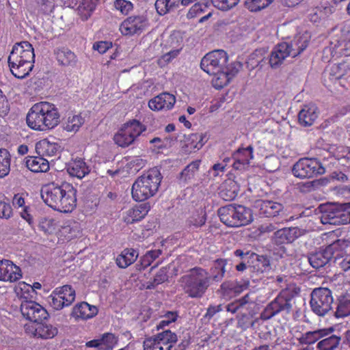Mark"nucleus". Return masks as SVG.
<instances>
[{
    "instance_id": "obj_1",
    "label": "nucleus",
    "mask_w": 350,
    "mask_h": 350,
    "mask_svg": "<svg viewBox=\"0 0 350 350\" xmlns=\"http://www.w3.org/2000/svg\"><path fill=\"white\" fill-rule=\"evenodd\" d=\"M43 201L53 209L70 213L77 205V190L70 183H49L41 189Z\"/></svg>"
},
{
    "instance_id": "obj_2",
    "label": "nucleus",
    "mask_w": 350,
    "mask_h": 350,
    "mask_svg": "<svg viewBox=\"0 0 350 350\" xmlns=\"http://www.w3.org/2000/svg\"><path fill=\"white\" fill-rule=\"evenodd\" d=\"M34 50L27 41L16 42L8 57V64L12 75L18 79H24L33 68Z\"/></svg>"
},
{
    "instance_id": "obj_3",
    "label": "nucleus",
    "mask_w": 350,
    "mask_h": 350,
    "mask_svg": "<svg viewBox=\"0 0 350 350\" xmlns=\"http://www.w3.org/2000/svg\"><path fill=\"white\" fill-rule=\"evenodd\" d=\"M26 122L34 130L52 129L59 122V113L55 105L48 102H40L34 104L29 109Z\"/></svg>"
},
{
    "instance_id": "obj_4",
    "label": "nucleus",
    "mask_w": 350,
    "mask_h": 350,
    "mask_svg": "<svg viewBox=\"0 0 350 350\" xmlns=\"http://www.w3.org/2000/svg\"><path fill=\"white\" fill-rule=\"evenodd\" d=\"M180 286L185 294L191 298L200 299L211 285L208 271L202 267H194L180 277Z\"/></svg>"
},
{
    "instance_id": "obj_5",
    "label": "nucleus",
    "mask_w": 350,
    "mask_h": 350,
    "mask_svg": "<svg viewBox=\"0 0 350 350\" xmlns=\"http://www.w3.org/2000/svg\"><path fill=\"white\" fill-rule=\"evenodd\" d=\"M162 179L159 170L157 167L149 170L138 177L131 189L134 200L142 202L152 197L157 192Z\"/></svg>"
},
{
    "instance_id": "obj_6",
    "label": "nucleus",
    "mask_w": 350,
    "mask_h": 350,
    "mask_svg": "<svg viewBox=\"0 0 350 350\" xmlns=\"http://www.w3.org/2000/svg\"><path fill=\"white\" fill-rule=\"evenodd\" d=\"M347 247L348 241L337 239L324 249L321 248L319 251L309 253L307 258L312 268L319 269L327 265L333 259L336 260L342 256Z\"/></svg>"
},
{
    "instance_id": "obj_7",
    "label": "nucleus",
    "mask_w": 350,
    "mask_h": 350,
    "mask_svg": "<svg viewBox=\"0 0 350 350\" xmlns=\"http://www.w3.org/2000/svg\"><path fill=\"white\" fill-rule=\"evenodd\" d=\"M218 215L221 221L229 227L245 226L253 220L251 210L241 205L222 206L219 208Z\"/></svg>"
},
{
    "instance_id": "obj_8",
    "label": "nucleus",
    "mask_w": 350,
    "mask_h": 350,
    "mask_svg": "<svg viewBox=\"0 0 350 350\" xmlns=\"http://www.w3.org/2000/svg\"><path fill=\"white\" fill-rule=\"evenodd\" d=\"M299 290L294 284H288L282 289L278 296L265 308V312L269 319L280 312L289 314L293 309V299L298 294Z\"/></svg>"
},
{
    "instance_id": "obj_9",
    "label": "nucleus",
    "mask_w": 350,
    "mask_h": 350,
    "mask_svg": "<svg viewBox=\"0 0 350 350\" xmlns=\"http://www.w3.org/2000/svg\"><path fill=\"white\" fill-rule=\"evenodd\" d=\"M146 130V126L137 120L124 123L114 135L115 143L122 148L134 144L140 135Z\"/></svg>"
},
{
    "instance_id": "obj_10",
    "label": "nucleus",
    "mask_w": 350,
    "mask_h": 350,
    "mask_svg": "<svg viewBox=\"0 0 350 350\" xmlns=\"http://www.w3.org/2000/svg\"><path fill=\"white\" fill-rule=\"evenodd\" d=\"M350 203L330 204L321 206V221L323 224L343 225L348 224L347 206Z\"/></svg>"
},
{
    "instance_id": "obj_11",
    "label": "nucleus",
    "mask_w": 350,
    "mask_h": 350,
    "mask_svg": "<svg viewBox=\"0 0 350 350\" xmlns=\"http://www.w3.org/2000/svg\"><path fill=\"white\" fill-rule=\"evenodd\" d=\"M334 299L332 291L327 288H314L311 293L310 307L313 312L324 316L332 308Z\"/></svg>"
},
{
    "instance_id": "obj_12",
    "label": "nucleus",
    "mask_w": 350,
    "mask_h": 350,
    "mask_svg": "<svg viewBox=\"0 0 350 350\" xmlns=\"http://www.w3.org/2000/svg\"><path fill=\"white\" fill-rule=\"evenodd\" d=\"M292 171L296 177L310 178L323 174L325 170L317 159L303 158L293 165Z\"/></svg>"
},
{
    "instance_id": "obj_13",
    "label": "nucleus",
    "mask_w": 350,
    "mask_h": 350,
    "mask_svg": "<svg viewBox=\"0 0 350 350\" xmlns=\"http://www.w3.org/2000/svg\"><path fill=\"white\" fill-rule=\"evenodd\" d=\"M228 56L224 50H215L206 54L200 62L201 68L211 75L224 69Z\"/></svg>"
},
{
    "instance_id": "obj_14",
    "label": "nucleus",
    "mask_w": 350,
    "mask_h": 350,
    "mask_svg": "<svg viewBox=\"0 0 350 350\" xmlns=\"http://www.w3.org/2000/svg\"><path fill=\"white\" fill-rule=\"evenodd\" d=\"M75 291L70 285L56 288L48 297L49 305L55 310H59L70 306L75 299Z\"/></svg>"
},
{
    "instance_id": "obj_15",
    "label": "nucleus",
    "mask_w": 350,
    "mask_h": 350,
    "mask_svg": "<svg viewBox=\"0 0 350 350\" xmlns=\"http://www.w3.org/2000/svg\"><path fill=\"white\" fill-rule=\"evenodd\" d=\"M332 46L325 48L323 53H330L332 56H350V27L341 29L340 35L331 42Z\"/></svg>"
},
{
    "instance_id": "obj_16",
    "label": "nucleus",
    "mask_w": 350,
    "mask_h": 350,
    "mask_svg": "<svg viewBox=\"0 0 350 350\" xmlns=\"http://www.w3.org/2000/svg\"><path fill=\"white\" fill-rule=\"evenodd\" d=\"M254 208L260 217L286 220L284 206L281 203L271 200H256Z\"/></svg>"
},
{
    "instance_id": "obj_17",
    "label": "nucleus",
    "mask_w": 350,
    "mask_h": 350,
    "mask_svg": "<svg viewBox=\"0 0 350 350\" xmlns=\"http://www.w3.org/2000/svg\"><path fill=\"white\" fill-rule=\"evenodd\" d=\"M21 312L27 320L39 323L49 316L47 311L33 301H24L21 304Z\"/></svg>"
},
{
    "instance_id": "obj_18",
    "label": "nucleus",
    "mask_w": 350,
    "mask_h": 350,
    "mask_svg": "<svg viewBox=\"0 0 350 350\" xmlns=\"http://www.w3.org/2000/svg\"><path fill=\"white\" fill-rule=\"evenodd\" d=\"M148 25L146 16H133L125 19L120 26V30L123 35L132 36L141 33Z\"/></svg>"
},
{
    "instance_id": "obj_19",
    "label": "nucleus",
    "mask_w": 350,
    "mask_h": 350,
    "mask_svg": "<svg viewBox=\"0 0 350 350\" xmlns=\"http://www.w3.org/2000/svg\"><path fill=\"white\" fill-rule=\"evenodd\" d=\"M21 268L8 259L0 260V281L15 282L22 278Z\"/></svg>"
},
{
    "instance_id": "obj_20",
    "label": "nucleus",
    "mask_w": 350,
    "mask_h": 350,
    "mask_svg": "<svg viewBox=\"0 0 350 350\" xmlns=\"http://www.w3.org/2000/svg\"><path fill=\"white\" fill-rule=\"evenodd\" d=\"M68 7L76 9L83 21H87L95 10L98 0H62Z\"/></svg>"
},
{
    "instance_id": "obj_21",
    "label": "nucleus",
    "mask_w": 350,
    "mask_h": 350,
    "mask_svg": "<svg viewBox=\"0 0 350 350\" xmlns=\"http://www.w3.org/2000/svg\"><path fill=\"white\" fill-rule=\"evenodd\" d=\"M175 103L176 98L173 94L163 92L150 100L148 107L153 111L169 110Z\"/></svg>"
},
{
    "instance_id": "obj_22",
    "label": "nucleus",
    "mask_w": 350,
    "mask_h": 350,
    "mask_svg": "<svg viewBox=\"0 0 350 350\" xmlns=\"http://www.w3.org/2000/svg\"><path fill=\"white\" fill-rule=\"evenodd\" d=\"M319 113V111L316 105H306L298 113V122L302 126H310L314 124Z\"/></svg>"
},
{
    "instance_id": "obj_23",
    "label": "nucleus",
    "mask_w": 350,
    "mask_h": 350,
    "mask_svg": "<svg viewBox=\"0 0 350 350\" xmlns=\"http://www.w3.org/2000/svg\"><path fill=\"white\" fill-rule=\"evenodd\" d=\"M118 339L112 333H105L101 338L86 342L88 347H94L99 350H112L118 343Z\"/></svg>"
},
{
    "instance_id": "obj_24",
    "label": "nucleus",
    "mask_w": 350,
    "mask_h": 350,
    "mask_svg": "<svg viewBox=\"0 0 350 350\" xmlns=\"http://www.w3.org/2000/svg\"><path fill=\"white\" fill-rule=\"evenodd\" d=\"M300 236L299 229L297 228H288L278 230L274 232L273 240L277 245L293 242Z\"/></svg>"
},
{
    "instance_id": "obj_25",
    "label": "nucleus",
    "mask_w": 350,
    "mask_h": 350,
    "mask_svg": "<svg viewBox=\"0 0 350 350\" xmlns=\"http://www.w3.org/2000/svg\"><path fill=\"white\" fill-rule=\"evenodd\" d=\"M334 331L332 327L318 329L314 331L306 332L302 334L298 338L299 342L301 345H312L321 338L330 335Z\"/></svg>"
},
{
    "instance_id": "obj_26",
    "label": "nucleus",
    "mask_w": 350,
    "mask_h": 350,
    "mask_svg": "<svg viewBox=\"0 0 350 350\" xmlns=\"http://www.w3.org/2000/svg\"><path fill=\"white\" fill-rule=\"evenodd\" d=\"M206 135L203 133H192L185 137L182 149L185 152H192L200 150L206 142Z\"/></svg>"
},
{
    "instance_id": "obj_27",
    "label": "nucleus",
    "mask_w": 350,
    "mask_h": 350,
    "mask_svg": "<svg viewBox=\"0 0 350 350\" xmlns=\"http://www.w3.org/2000/svg\"><path fill=\"white\" fill-rule=\"evenodd\" d=\"M288 47V46L286 42L280 43L274 47L269 58V64L272 68L279 67L283 63V61L290 56Z\"/></svg>"
},
{
    "instance_id": "obj_28",
    "label": "nucleus",
    "mask_w": 350,
    "mask_h": 350,
    "mask_svg": "<svg viewBox=\"0 0 350 350\" xmlns=\"http://www.w3.org/2000/svg\"><path fill=\"white\" fill-rule=\"evenodd\" d=\"M150 205L148 203H144L126 211V216L124 218V221L128 224L140 221L148 214L150 211Z\"/></svg>"
},
{
    "instance_id": "obj_29",
    "label": "nucleus",
    "mask_w": 350,
    "mask_h": 350,
    "mask_svg": "<svg viewBox=\"0 0 350 350\" xmlns=\"http://www.w3.org/2000/svg\"><path fill=\"white\" fill-rule=\"evenodd\" d=\"M98 311L96 306L83 301L73 308L72 315L76 319L86 320L95 317L98 314Z\"/></svg>"
},
{
    "instance_id": "obj_30",
    "label": "nucleus",
    "mask_w": 350,
    "mask_h": 350,
    "mask_svg": "<svg viewBox=\"0 0 350 350\" xmlns=\"http://www.w3.org/2000/svg\"><path fill=\"white\" fill-rule=\"evenodd\" d=\"M59 149L60 146L56 143L50 142L46 139L40 141L36 145V152L43 157L55 156L59 152Z\"/></svg>"
},
{
    "instance_id": "obj_31",
    "label": "nucleus",
    "mask_w": 350,
    "mask_h": 350,
    "mask_svg": "<svg viewBox=\"0 0 350 350\" xmlns=\"http://www.w3.org/2000/svg\"><path fill=\"white\" fill-rule=\"evenodd\" d=\"M227 260L226 259L219 258L213 261L210 272H208L209 281L216 282H221L224 277L226 272V266Z\"/></svg>"
},
{
    "instance_id": "obj_32",
    "label": "nucleus",
    "mask_w": 350,
    "mask_h": 350,
    "mask_svg": "<svg viewBox=\"0 0 350 350\" xmlns=\"http://www.w3.org/2000/svg\"><path fill=\"white\" fill-rule=\"evenodd\" d=\"M138 255L139 254L135 250L126 248L117 256L116 264L120 268L125 269L137 260Z\"/></svg>"
},
{
    "instance_id": "obj_33",
    "label": "nucleus",
    "mask_w": 350,
    "mask_h": 350,
    "mask_svg": "<svg viewBox=\"0 0 350 350\" xmlns=\"http://www.w3.org/2000/svg\"><path fill=\"white\" fill-rule=\"evenodd\" d=\"M349 72H350L349 64L342 62L329 66L325 70V75H329L330 80H337L348 74Z\"/></svg>"
},
{
    "instance_id": "obj_34",
    "label": "nucleus",
    "mask_w": 350,
    "mask_h": 350,
    "mask_svg": "<svg viewBox=\"0 0 350 350\" xmlns=\"http://www.w3.org/2000/svg\"><path fill=\"white\" fill-rule=\"evenodd\" d=\"M26 167L33 172H45L49 169V161L41 157H31L25 161Z\"/></svg>"
},
{
    "instance_id": "obj_35",
    "label": "nucleus",
    "mask_w": 350,
    "mask_h": 350,
    "mask_svg": "<svg viewBox=\"0 0 350 350\" xmlns=\"http://www.w3.org/2000/svg\"><path fill=\"white\" fill-rule=\"evenodd\" d=\"M67 171L70 176L78 178H83L90 172L88 166L82 159H76L72 161L69 164Z\"/></svg>"
},
{
    "instance_id": "obj_36",
    "label": "nucleus",
    "mask_w": 350,
    "mask_h": 350,
    "mask_svg": "<svg viewBox=\"0 0 350 350\" xmlns=\"http://www.w3.org/2000/svg\"><path fill=\"white\" fill-rule=\"evenodd\" d=\"M55 54L58 62L63 66H73L77 63L76 55L67 48L57 49Z\"/></svg>"
},
{
    "instance_id": "obj_37",
    "label": "nucleus",
    "mask_w": 350,
    "mask_h": 350,
    "mask_svg": "<svg viewBox=\"0 0 350 350\" xmlns=\"http://www.w3.org/2000/svg\"><path fill=\"white\" fill-rule=\"evenodd\" d=\"M57 334V328L51 324L38 323L34 330V335L37 338L48 339L52 338Z\"/></svg>"
},
{
    "instance_id": "obj_38",
    "label": "nucleus",
    "mask_w": 350,
    "mask_h": 350,
    "mask_svg": "<svg viewBox=\"0 0 350 350\" xmlns=\"http://www.w3.org/2000/svg\"><path fill=\"white\" fill-rule=\"evenodd\" d=\"M200 161H193L188 164L179 174V180L183 183H187L194 178L198 172Z\"/></svg>"
},
{
    "instance_id": "obj_39",
    "label": "nucleus",
    "mask_w": 350,
    "mask_h": 350,
    "mask_svg": "<svg viewBox=\"0 0 350 350\" xmlns=\"http://www.w3.org/2000/svg\"><path fill=\"white\" fill-rule=\"evenodd\" d=\"M349 315H350V295L340 296L337 300L334 316L336 318H343Z\"/></svg>"
},
{
    "instance_id": "obj_40",
    "label": "nucleus",
    "mask_w": 350,
    "mask_h": 350,
    "mask_svg": "<svg viewBox=\"0 0 350 350\" xmlns=\"http://www.w3.org/2000/svg\"><path fill=\"white\" fill-rule=\"evenodd\" d=\"M238 191L239 189L237 183L229 180L223 185L219 195L224 200L230 201L237 197Z\"/></svg>"
},
{
    "instance_id": "obj_41",
    "label": "nucleus",
    "mask_w": 350,
    "mask_h": 350,
    "mask_svg": "<svg viewBox=\"0 0 350 350\" xmlns=\"http://www.w3.org/2000/svg\"><path fill=\"white\" fill-rule=\"evenodd\" d=\"M324 338L317 343V349L318 350H335L341 340V338L336 335H329Z\"/></svg>"
},
{
    "instance_id": "obj_42",
    "label": "nucleus",
    "mask_w": 350,
    "mask_h": 350,
    "mask_svg": "<svg viewBox=\"0 0 350 350\" xmlns=\"http://www.w3.org/2000/svg\"><path fill=\"white\" fill-rule=\"evenodd\" d=\"M251 256L254 260L253 267L257 272L264 273L269 271L271 269L270 260L267 256H260L255 253H251Z\"/></svg>"
},
{
    "instance_id": "obj_43",
    "label": "nucleus",
    "mask_w": 350,
    "mask_h": 350,
    "mask_svg": "<svg viewBox=\"0 0 350 350\" xmlns=\"http://www.w3.org/2000/svg\"><path fill=\"white\" fill-rule=\"evenodd\" d=\"M84 123V119L80 115H71L63 122V128L68 132H77Z\"/></svg>"
},
{
    "instance_id": "obj_44",
    "label": "nucleus",
    "mask_w": 350,
    "mask_h": 350,
    "mask_svg": "<svg viewBox=\"0 0 350 350\" xmlns=\"http://www.w3.org/2000/svg\"><path fill=\"white\" fill-rule=\"evenodd\" d=\"M172 345L164 344L159 340L158 336L146 338L144 341V350H170Z\"/></svg>"
},
{
    "instance_id": "obj_45",
    "label": "nucleus",
    "mask_w": 350,
    "mask_h": 350,
    "mask_svg": "<svg viewBox=\"0 0 350 350\" xmlns=\"http://www.w3.org/2000/svg\"><path fill=\"white\" fill-rule=\"evenodd\" d=\"M161 254L160 250H150L144 255L139 263L136 264V269L139 271L146 269L151 265V263L157 259Z\"/></svg>"
},
{
    "instance_id": "obj_46",
    "label": "nucleus",
    "mask_w": 350,
    "mask_h": 350,
    "mask_svg": "<svg viewBox=\"0 0 350 350\" xmlns=\"http://www.w3.org/2000/svg\"><path fill=\"white\" fill-rule=\"evenodd\" d=\"M11 157L4 148L0 149V178L6 176L10 171Z\"/></svg>"
},
{
    "instance_id": "obj_47",
    "label": "nucleus",
    "mask_w": 350,
    "mask_h": 350,
    "mask_svg": "<svg viewBox=\"0 0 350 350\" xmlns=\"http://www.w3.org/2000/svg\"><path fill=\"white\" fill-rule=\"evenodd\" d=\"M180 0H157L155 2V8L160 15H165L176 8Z\"/></svg>"
},
{
    "instance_id": "obj_48",
    "label": "nucleus",
    "mask_w": 350,
    "mask_h": 350,
    "mask_svg": "<svg viewBox=\"0 0 350 350\" xmlns=\"http://www.w3.org/2000/svg\"><path fill=\"white\" fill-rule=\"evenodd\" d=\"M254 305L255 304L254 299L251 297V294L247 293L239 299V314L254 312Z\"/></svg>"
},
{
    "instance_id": "obj_49",
    "label": "nucleus",
    "mask_w": 350,
    "mask_h": 350,
    "mask_svg": "<svg viewBox=\"0 0 350 350\" xmlns=\"http://www.w3.org/2000/svg\"><path fill=\"white\" fill-rule=\"evenodd\" d=\"M211 75L214 76L212 83L213 85L216 89H221L227 85L231 79L229 75H228V73L224 71V69H222V70L218 72V73L212 74Z\"/></svg>"
},
{
    "instance_id": "obj_50",
    "label": "nucleus",
    "mask_w": 350,
    "mask_h": 350,
    "mask_svg": "<svg viewBox=\"0 0 350 350\" xmlns=\"http://www.w3.org/2000/svg\"><path fill=\"white\" fill-rule=\"evenodd\" d=\"M234 159L245 163H250V161L253 159V147L249 146L246 148H239L234 154Z\"/></svg>"
},
{
    "instance_id": "obj_51",
    "label": "nucleus",
    "mask_w": 350,
    "mask_h": 350,
    "mask_svg": "<svg viewBox=\"0 0 350 350\" xmlns=\"http://www.w3.org/2000/svg\"><path fill=\"white\" fill-rule=\"evenodd\" d=\"M273 0H246L245 7L252 12L259 11L270 5Z\"/></svg>"
},
{
    "instance_id": "obj_52",
    "label": "nucleus",
    "mask_w": 350,
    "mask_h": 350,
    "mask_svg": "<svg viewBox=\"0 0 350 350\" xmlns=\"http://www.w3.org/2000/svg\"><path fill=\"white\" fill-rule=\"evenodd\" d=\"M240 0H211L213 6L218 10L227 11L235 7Z\"/></svg>"
},
{
    "instance_id": "obj_53",
    "label": "nucleus",
    "mask_w": 350,
    "mask_h": 350,
    "mask_svg": "<svg viewBox=\"0 0 350 350\" xmlns=\"http://www.w3.org/2000/svg\"><path fill=\"white\" fill-rule=\"evenodd\" d=\"M183 38L182 34L178 31H173L169 38H168V44L170 47L172 49H178L180 48L182 50L183 48Z\"/></svg>"
},
{
    "instance_id": "obj_54",
    "label": "nucleus",
    "mask_w": 350,
    "mask_h": 350,
    "mask_svg": "<svg viewBox=\"0 0 350 350\" xmlns=\"http://www.w3.org/2000/svg\"><path fill=\"white\" fill-rule=\"evenodd\" d=\"M241 317L238 319V324L240 327L246 329L254 325L253 317L254 312H250L245 314H240Z\"/></svg>"
},
{
    "instance_id": "obj_55",
    "label": "nucleus",
    "mask_w": 350,
    "mask_h": 350,
    "mask_svg": "<svg viewBox=\"0 0 350 350\" xmlns=\"http://www.w3.org/2000/svg\"><path fill=\"white\" fill-rule=\"evenodd\" d=\"M113 5L117 10L125 15L128 14L133 8V3L127 0H116Z\"/></svg>"
},
{
    "instance_id": "obj_56",
    "label": "nucleus",
    "mask_w": 350,
    "mask_h": 350,
    "mask_svg": "<svg viewBox=\"0 0 350 350\" xmlns=\"http://www.w3.org/2000/svg\"><path fill=\"white\" fill-rule=\"evenodd\" d=\"M206 220V213H204L203 211H201L200 213L195 214L192 217H191L188 219L187 222L189 226H193L196 228H199L205 224Z\"/></svg>"
},
{
    "instance_id": "obj_57",
    "label": "nucleus",
    "mask_w": 350,
    "mask_h": 350,
    "mask_svg": "<svg viewBox=\"0 0 350 350\" xmlns=\"http://www.w3.org/2000/svg\"><path fill=\"white\" fill-rule=\"evenodd\" d=\"M159 340L164 342V344L172 345L177 341L176 335L167 329L157 334Z\"/></svg>"
},
{
    "instance_id": "obj_58",
    "label": "nucleus",
    "mask_w": 350,
    "mask_h": 350,
    "mask_svg": "<svg viewBox=\"0 0 350 350\" xmlns=\"http://www.w3.org/2000/svg\"><path fill=\"white\" fill-rule=\"evenodd\" d=\"M168 278L167 276V271L166 268H161L155 275L152 283L149 285L148 287L149 288H153L155 286L162 284L164 282L167 281Z\"/></svg>"
},
{
    "instance_id": "obj_59",
    "label": "nucleus",
    "mask_w": 350,
    "mask_h": 350,
    "mask_svg": "<svg viewBox=\"0 0 350 350\" xmlns=\"http://www.w3.org/2000/svg\"><path fill=\"white\" fill-rule=\"evenodd\" d=\"M310 38V34L305 31L303 33L297 34L293 40L296 42L299 46L304 47V49H306L309 44Z\"/></svg>"
},
{
    "instance_id": "obj_60",
    "label": "nucleus",
    "mask_w": 350,
    "mask_h": 350,
    "mask_svg": "<svg viewBox=\"0 0 350 350\" xmlns=\"http://www.w3.org/2000/svg\"><path fill=\"white\" fill-rule=\"evenodd\" d=\"M12 216V208L9 202L0 201V218L8 219Z\"/></svg>"
},
{
    "instance_id": "obj_61",
    "label": "nucleus",
    "mask_w": 350,
    "mask_h": 350,
    "mask_svg": "<svg viewBox=\"0 0 350 350\" xmlns=\"http://www.w3.org/2000/svg\"><path fill=\"white\" fill-rule=\"evenodd\" d=\"M241 66L242 65L240 62H234L228 66L226 65L224 66V71L228 73V75H229L230 78L232 79L239 72Z\"/></svg>"
},
{
    "instance_id": "obj_62",
    "label": "nucleus",
    "mask_w": 350,
    "mask_h": 350,
    "mask_svg": "<svg viewBox=\"0 0 350 350\" xmlns=\"http://www.w3.org/2000/svg\"><path fill=\"white\" fill-rule=\"evenodd\" d=\"M286 43L288 46V51L289 52V55L293 57L299 55L305 50L304 47L302 48L299 46L293 40H292L290 42Z\"/></svg>"
},
{
    "instance_id": "obj_63",
    "label": "nucleus",
    "mask_w": 350,
    "mask_h": 350,
    "mask_svg": "<svg viewBox=\"0 0 350 350\" xmlns=\"http://www.w3.org/2000/svg\"><path fill=\"white\" fill-rule=\"evenodd\" d=\"M206 7V5L205 4H201L199 3H195L187 12V18L191 19L196 17L199 14L204 11L203 8H205Z\"/></svg>"
},
{
    "instance_id": "obj_64",
    "label": "nucleus",
    "mask_w": 350,
    "mask_h": 350,
    "mask_svg": "<svg viewBox=\"0 0 350 350\" xmlns=\"http://www.w3.org/2000/svg\"><path fill=\"white\" fill-rule=\"evenodd\" d=\"M54 8L55 3L53 0H42L40 9L44 14H49Z\"/></svg>"
}]
</instances>
